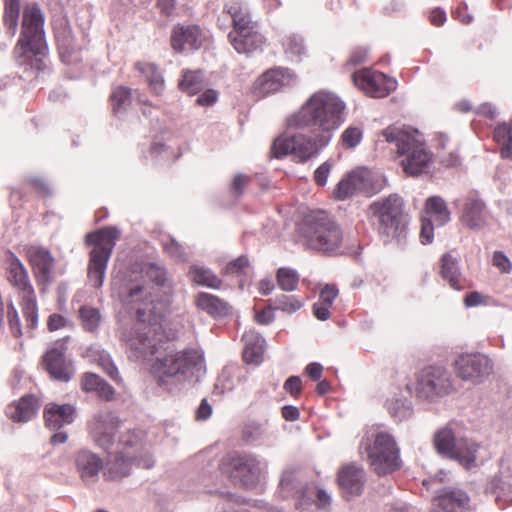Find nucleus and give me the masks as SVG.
<instances>
[{
    "label": "nucleus",
    "mask_w": 512,
    "mask_h": 512,
    "mask_svg": "<svg viewBox=\"0 0 512 512\" xmlns=\"http://www.w3.org/2000/svg\"><path fill=\"white\" fill-rule=\"evenodd\" d=\"M345 109L344 101L335 93H313L287 118L288 131L274 141L271 154L278 159L291 155L299 163L309 161L329 145L345 121Z\"/></svg>",
    "instance_id": "nucleus-1"
},
{
    "label": "nucleus",
    "mask_w": 512,
    "mask_h": 512,
    "mask_svg": "<svg viewBox=\"0 0 512 512\" xmlns=\"http://www.w3.org/2000/svg\"><path fill=\"white\" fill-rule=\"evenodd\" d=\"M121 302L129 311H135L140 323L136 324L130 330L122 333L121 339L124 342L128 357L131 360L144 362L152 359L165 344L161 339V334L157 332L156 327L144 323L146 306L151 305L150 292L147 287L141 284H133L120 295Z\"/></svg>",
    "instance_id": "nucleus-2"
},
{
    "label": "nucleus",
    "mask_w": 512,
    "mask_h": 512,
    "mask_svg": "<svg viewBox=\"0 0 512 512\" xmlns=\"http://www.w3.org/2000/svg\"><path fill=\"white\" fill-rule=\"evenodd\" d=\"M44 22L45 18L39 4L32 3L25 6L21 34L15 47L19 65L27 64L31 69H42V57L47 51Z\"/></svg>",
    "instance_id": "nucleus-3"
},
{
    "label": "nucleus",
    "mask_w": 512,
    "mask_h": 512,
    "mask_svg": "<svg viewBox=\"0 0 512 512\" xmlns=\"http://www.w3.org/2000/svg\"><path fill=\"white\" fill-rule=\"evenodd\" d=\"M382 135L388 143L396 146L399 155H406L402 160V166L407 174L417 176L426 171L431 155L426 150L417 129L390 125L382 131Z\"/></svg>",
    "instance_id": "nucleus-4"
},
{
    "label": "nucleus",
    "mask_w": 512,
    "mask_h": 512,
    "mask_svg": "<svg viewBox=\"0 0 512 512\" xmlns=\"http://www.w3.org/2000/svg\"><path fill=\"white\" fill-rule=\"evenodd\" d=\"M300 235L309 249L325 254L338 253L343 242V232L339 224L321 210L304 217L300 225Z\"/></svg>",
    "instance_id": "nucleus-5"
},
{
    "label": "nucleus",
    "mask_w": 512,
    "mask_h": 512,
    "mask_svg": "<svg viewBox=\"0 0 512 512\" xmlns=\"http://www.w3.org/2000/svg\"><path fill=\"white\" fill-rule=\"evenodd\" d=\"M200 360L201 356L195 349L169 353L156 359L151 372L159 386L172 392L192 379Z\"/></svg>",
    "instance_id": "nucleus-6"
},
{
    "label": "nucleus",
    "mask_w": 512,
    "mask_h": 512,
    "mask_svg": "<svg viewBox=\"0 0 512 512\" xmlns=\"http://www.w3.org/2000/svg\"><path fill=\"white\" fill-rule=\"evenodd\" d=\"M360 451L378 476H386L401 468L400 450L394 437L386 431L368 432L361 440Z\"/></svg>",
    "instance_id": "nucleus-7"
},
{
    "label": "nucleus",
    "mask_w": 512,
    "mask_h": 512,
    "mask_svg": "<svg viewBox=\"0 0 512 512\" xmlns=\"http://www.w3.org/2000/svg\"><path fill=\"white\" fill-rule=\"evenodd\" d=\"M373 223L385 242L397 239L399 242L405 237L407 230L404 201L397 194L374 201L369 206Z\"/></svg>",
    "instance_id": "nucleus-8"
},
{
    "label": "nucleus",
    "mask_w": 512,
    "mask_h": 512,
    "mask_svg": "<svg viewBox=\"0 0 512 512\" xmlns=\"http://www.w3.org/2000/svg\"><path fill=\"white\" fill-rule=\"evenodd\" d=\"M119 237L120 231L113 226L86 235V244L94 246L88 265V278L94 288H100L104 283L107 265Z\"/></svg>",
    "instance_id": "nucleus-9"
},
{
    "label": "nucleus",
    "mask_w": 512,
    "mask_h": 512,
    "mask_svg": "<svg viewBox=\"0 0 512 512\" xmlns=\"http://www.w3.org/2000/svg\"><path fill=\"white\" fill-rule=\"evenodd\" d=\"M433 444L441 457L456 461L465 469L476 467L480 444L471 438L457 435L452 424L435 433Z\"/></svg>",
    "instance_id": "nucleus-10"
},
{
    "label": "nucleus",
    "mask_w": 512,
    "mask_h": 512,
    "mask_svg": "<svg viewBox=\"0 0 512 512\" xmlns=\"http://www.w3.org/2000/svg\"><path fill=\"white\" fill-rule=\"evenodd\" d=\"M454 391L453 375L445 366L430 365L417 374L415 396L421 401L437 402Z\"/></svg>",
    "instance_id": "nucleus-11"
},
{
    "label": "nucleus",
    "mask_w": 512,
    "mask_h": 512,
    "mask_svg": "<svg viewBox=\"0 0 512 512\" xmlns=\"http://www.w3.org/2000/svg\"><path fill=\"white\" fill-rule=\"evenodd\" d=\"M7 280L15 288L24 293L22 312L29 333L38 326V307L35 291L29 281L28 272L21 260L14 254H10L7 260Z\"/></svg>",
    "instance_id": "nucleus-12"
},
{
    "label": "nucleus",
    "mask_w": 512,
    "mask_h": 512,
    "mask_svg": "<svg viewBox=\"0 0 512 512\" xmlns=\"http://www.w3.org/2000/svg\"><path fill=\"white\" fill-rule=\"evenodd\" d=\"M222 466L234 481H238L245 488H252L260 481L267 463L253 453L234 452L222 460Z\"/></svg>",
    "instance_id": "nucleus-13"
},
{
    "label": "nucleus",
    "mask_w": 512,
    "mask_h": 512,
    "mask_svg": "<svg viewBox=\"0 0 512 512\" xmlns=\"http://www.w3.org/2000/svg\"><path fill=\"white\" fill-rule=\"evenodd\" d=\"M69 337L55 342L43 356V365L50 376L61 382H68L73 377L75 370L72 361L66 357Z\"/></svg>",
    "instance_id": "nucleus-14"
},
{
    "label": "nucleus",
    "mask_w": 512,
    "mask_h": 512,
    "mask_svg": "<svg viewBox=\"0 0 512 512\" xmlns=\"http://www.w3.org/2000/svg\"><path fill=\"white\" fill-rule=\"evenodd\" d=\"M458 376L465 382L478 385L484 382L493 371L491 360L484 354H464L455 361Z\"/></svg>",
    "instance_id": "nucleus-15"
},
{
    "label": "nucleus",
    "mask_w": 512,
    "mask_h": 512,
    "mask_svg": "<svg viewBox=\"0 0 512 512\" xmlns=\"http://www.w3.org/2000/svg\"><path fill=\"white\" fill-rule=\"evenodd\" d=\"M352 79L360 90L373 98L386 97L396 89V81L385 74L363 68L352 74Z\"/></svg>",
    "instance_id": "nucleus-16"
},
{
    "label": "nucleus",
    "mask_w": 512,
    "mask_h": 512,
    "mask_svg": "<svg viewBox=\"0 0 512 512\" xmlns=\"http://www.w3.org/2000/svg\"><path fill=\"white\" fill-rule=\"evenodd\" d=\"M120 420L110 411L100 412L88 423L89 436L99 448L108 451L114 444V437Z\"/></svg>",
    "instance_id": "nucleus-17"
},
{
    "label": "nucleus",
    "mask_w": 512,
    "mask_h": 512,
    "mask_svg": "<svg viewBox=\"0 0 512 512\" xmlns=\"http://www.w3.org/2000/svg\"><path fill=\"white\" fill-rule=\"evenodd\" d=\"M73 464L84 485H93L99 480L104 469L103 458L88 448H81L73 454Z\"/></svg>",
    "instance_id": "nucleus-18"
},
{
    "label": "nucleus",
    "mask_w": 512,
    "mask_h": 512,
    "mask_svg": "<svg viewBox=\"0 0 512 512\" xmlns=\"http://www.w3.org/2000/svg\"><path fill=\"white\" fill-rule=\"evenodd\" d=\"M337 482L342 497L349 501L363 493L366 483L365 470L356 463L345 464L337 473Z\"/></svg>",
    "instance_id": "nucleus-19"
},
{
    "label": "nucleus",
    "mask_w": 512,
    "mask_h": 512,
    "mask_svg": "<svg viewBox=\"0 0 512 512\" xmlns=\"http://www.w3.org/2000/svg\"><path fill=\"white\" fill-rule=\"evenodd\" d=\"M296 76L288 68L275 67L263 73L255 83V94L258 97H266L285 86L292 85Z\"/></svg>",
    "instance_id": "nucleus-20"
},
{
    "label": "nucleus",
    "mask_w": 512,
    "mask_h": 512,
    "mask_svg": "<svg viewBox=\"0 0 512 512\" xmlns=\"http://www.w3.org/2000/svg\"><path fill=\"white\" fill-rule=\"evenodd\" d=\"M490 213L486 203L477 192H471L465 198L461 215L463 225L472 230H480L489 224Z\"/></svg>",
    "instance_id": "nucleus-21"
},
{
    "label": "nucleus",
    "mask_w": 512,
    "mask_h": 512,
    "mask_svg": "<svg viewBox=\"0 0 512 512\" xmlns=\"http://www.w3.org/2000/svg\"><path fill=\"white\" fill-rule=\"evenodd\" d=\"M486 494L493 497L499 508L512 506V473L500 471L491 477L485 487Z\"/></svg>",
    "instance_id": "nucleus-22"
},
{
    "label": "nucleus",
    "mask_w": 512,
    "mask_h": 512,
    "mask_svg": "<svg viewBox=\"0 0 512 512\" xmlns=\"http://www.w3.org/2000/svg\"><path fill=\"white\" fill-rule=\"evenodd\" d=\"M27 254L38 282L41 284H49L55 265V258L51 252L42 246H31Z\"/></svg>",
    "instance_id": "nucleus-23"
},
{
    "label": "nucleus",
    "mask_w": 512,
    "mask_h": 512,
    "mask_svg": "<svg viewBox=\"0 0 512 512\" xmlns=\"http://www.w3.org/2000/svg\"><path fill=\"white\" fill-rule=\"evenodd\" d=\"M76 413L73 405L49 403L44 409L46 426L51 430H60L63 426L74 422Z\"/></svg>",
    "instance_id": "nucleus-24"
},
{
    "label": "nucleus",
    "mask_w": 512,
    "mask_h": 512,
    "mask_svg": "<svg viewBox=\"0 0 512 512\" xmlns=\"http://www.w3.org/2000/svg\"><path fill=\"white\" fill-rule=\"evenodd\" d=\"M171 45L176 52H182L186 47L197 50L201 47V30L198 26L177 25L173 28Z\"/></svg>",
    "instance_id": "nucleus-25"
},
{
    "label": "nucleus",
    "mask_w": 512,
    "mask_h": 512,
    "mask_svg": "<svg viewBox=\"0 0 512 512\" xmlns=\"http://www.w3.org/2000/svg\"><path fill=\"white\" fill-rule=\"evenodd\" d=\"M136 460L131 455H126L123 451H118L114 456L104 462L103 475L105 479L117 481L130 475L133 461Z\"/></svg>",
    "instance_id": "nucleus-26"
},
{
    "label": "nucleus",
    "mask_w": 512,
    "mask_h": 512,
    "mask_svg": "<svg viewBox=\"0 0 512 512\" xmlns=\"http://www.w3.org/2000/svg\"><path fill=\"white\" fill-rule=\"evenodd\" d=\"M437 511L459 512L470 502L467 493L461 489H443L437 495Z\"/></svg>",
    "instance_id": "nucleus-27"
},
{
    "label": "nucleus",
    "mask_w": 512,
    "mask_h": 512,
    "mask_svg": "<svg viewBox=\"0 0 512 512\" xmlns=\"http://www.w3.org/2000/svg\"><path fill=\"white\" fill-rule=\"evenodd\" d=\"M228 38L238 53L251 54L263 45L264 38L255 28L244 33H229Z\"/></svg>",
    "instance_id": "nucleus-28"
},
{
    "label": "nucleus",
    "mask_w": 512,
    "mask_h": 512,
    "mask_svg": "<svg viewBox=\"0 0 512 512\" xmlns=\"http://www.w3.org/2000/svg\"><path fill=\"white\" fill-rule=\"evenodd\" d=\"M242 340L244 341V361L249 364L261 363L265 351V339L255 330H249L244 333Z\"/></svg>",
    "instance_id": "nucleus-29"
},
{
    "label": "nucleus",
    "mask_w": 512,
    "mask_h": 512,
    "mask_svg": "<svg viewBox=\"0 0 512 512\" xmlns=\"http://www.w3.org/2000/svg\"><path fill=\"white\" fill-rule=\"evenodd\" d=\"M36 398L33 395H25L18 402L8 405L6 415L14 422H28L36 414Z\"/></svg>",
    "instance_id": "nucleus-30"
},
{
    "label": "nucleus",
    "mask_w": 512,
    "mask_h": 512,
    "mask_svg": "<svg viewBox=\"0 0 512 512\" xmlns=\"http://www.w3.org/2000/svg\"><path fill=\"white\" fill-rule=\"evenodd\" d=\"M196 306L214 318H223L230 314V305L219 297L200 292L195 299Z\"/></svg>",
    "instance_id": "nucleus-31"
},
{
    "label": "nucleus",
    "mask_w": 512,
    "mask_h": 512,
    "mask_svg": "<svg viewBox=\"0 0 512 512\" xmlns=\"http://www.w3.org/2000/svg\"><path fill=\"white\" fill-rule=\"evenodd\" d=\"M81 388L85 392H95L101 399L109 401L114 396V388L95 373L87 372L81 379Z\"/></svg>",
    "instance_id": "nucleus-32"
},
{
    "label": "nucleus",
    "mask_w": 512,
    "mask_h": 512,
    "mask_svg": "<svg viewBox=\"0 0 512 512\" xmlns=\"http://www.w3.org/2000/svg\"><path fill=\"white\" fill-rule=\"evenodd\" d=\"M441 275L448 281L451 288L461 290L463 278L457 258L450 253H445L441 258Z\"/></svg>",
    "instance_id": "nucleus-33"
},
{
    "label": "nucleus",
    "mask_w": 512,
    "mask_h": 512,
    "mask_svg": "<svg viewBox=\"0 0 512 512\" xmlns=\"http://www.w3.org/2000/svg\"><path fill=\"white\" fill-rule=\"evenodd\" d=\"M360 194L370 197L379 193L386 184V179L380 173L368 169H359Z\"/></svg>",
    "instance_id": "nucleus-34"
},
{
    "label": "nucleus",
    "mask_w": 512,
    "mask_h": 512,
    "mask_svg": "<svg viewBox=\"0 0 512 512\" xmlns=\"http://www.w3.org/2000/svg\"><path fill=\"white\" fill-rule=\"evenodd\" d=\"M385 407L390 416L397 422L407 420L413 415L411 401L402 395H394L388 398Z\"/></svg>",
    "instance_id": "nucleus-35"
},
{
    "label": "nucleus",
    "mask_w": 512,
    "mask_h": 512,
    "mask_svg": "<svg viewBox=\"0 0 512 512\" xmlns=\"http://www.w3.org/2000/svg\"><path fill=\"white\" fill-rule=\"evenodd\" d=\"M191 280L198 286L218 290L222 286V280L208 267L192 265L189 269Z\"/></svg>",
    "instance_id": "nucleus-36"
},
{
    "label": "nucleus",
    "mask_w": 512,
    "mask_h": 512,
    "mask_svg": "<svg viewBox=\"0 0 512 512\" xmlns=\"http://www.w3.org/2000/svg\"><path fill=\"white\" fill-rule=\"evenodd\" d=\"M426 214L437 226H443L450 221V212L446 202L439 196H432L426 200Z\"/></svg>",
    "instance_id": "nucleus-37"
},
{
    "label": "nucleus",
    "mask_w": 512,
    "mask_h": 512,
    "mask_svg": "<svg viewBox=\"0 0 512 512\" xmlns=\"http://www.w3.org/2000/svg\"><path fill=\"white\" fill-rule=\"evenodd\" d=\"M136 70L143 74L148 82L150 90L157 96L164 91V78L154 63L137 62Z\"/></svg>",
    "instance_id": "nucleus-38"
},
{
    "label": "nucleus",
    "mask_w": 512,
    "mask_h": 512,
    "mask_svg": "<svg viewBox=\"0 0 512 512\" xmlns=\"http://www.w3.org/2000/svg\"><path fill=\"white\" fill-rule=\"evenodd\" d=\"M305 481L302 479L300 472L296 470H285L280 479V491L285 498H295L301 490Z\"/></svg>",
    "instance_id": "nucleus-39"
},
{
    "label": "nucleus",
    "mask_w": 512,
    "mask_h": 512,
    "mask_svg": "<svg viewBox=\"0 0 512 512\" xmlns=\"http://www.w3.org/2000/svg\"><path fill=\"white\" fill-rule=\"evenodd\" d=\"M178 85L183 92L189 95L199 93L205 87L203 71L200 69L183 71L182 79Z\"/></svg>",
    "instance_id": "nucleus-40"
},
{
    "label": "nucleus",
    "mask_w": 512,
    "mask_h": 512,
    "mask_svg": "<svg viewBox=\"0 0 512 512\" xmlns=\"http://www.w3.org/2000/svg\"><path fill=\"white\" fill-rule=\"evenodd\" d=\"M20 9V0H4L3 24L6 32L11 36H14L18 30Z\"/></svg>",
    "instance_id": "nucleus-41"
},
{
    "label": "nucleus",
    "mask_w": 512,
    "mask_h": 512,
    "mask_svg": "<svg viewBox=\"0 0 512 512\" xmlns=\"http://www.w3.org/2000/svg\"><path fill=\"white\" fill-rule=\"evenodd\" d=\"M113 112L121 116L131 105L132 90L126 86H118L113 89L110 95Z\"/></svg>",
    "instance_id": "nucleus-42"
},
{
    "label": "nucleus",
    "mask_w": 512,
    "mask_h": 512,
    "mask_svg": "<svg viewBox=\"0 0 512 512\" xmlns=\"http://www.w3.org/2000/svg\"><path fill=\"white\" fill-rule=\"evenodd\" d=\"M494 139L502 145L501 157L512 160V120L510 124H499L494 130Z\"/></svg>",
    "instance_id": "nucleus-43"
},
{
    "label": "nucleus",
    "mask_w": 512,
    "mask_h": 512,
    "mask_svg": "<svg viewBox=\"0 0 512 512\" xmlns=\"http://www.w3.org/2000/svg\"><path fill=\"white\" fill-rule=\"evenodd\" d=\"M79 316L85 331L94 333L98 330L102 321L99 309L87 305L81 306Z\"/></svg>",
    "instance_id": "nucleus-44"
},
{
    "label": "nucleus",
    "mask_w": 512,
    "mask_h": 512,
    "mask_svg": "<svg viewBox=\"0 0 512 512\" xmlns=\"http://www.w3.org/2000/svg\"><path fill=\"white\" fill-rule=\"evenodd\" d=\"M298 272L290 267H280L276 273V280L279 288L285 292H293L299 284Z\"/></svg>",
    "instance_id": "nucleus-45"
},
{
    "label": "nucleus",
    "mask_w": 512,
    "mask_h": 512,
    "mask_svg": "<svg viewBox=\"0 0 512 512\" xmlns=\"http://www.w3.org/2000/svg\"><path fill=\"white\" fill-rule=\"evenodd\" d=\"M303 307V302L294 295L281 294L278 295L274 300L275 310L292 314L300 310Z\"/></svg>",
    "instance_id": "nucleus-46"
},
{
    "label": "nucleus",
    "mask_w": 512,
    "mask_h": 512,
    "mask_svg": "<svg viewBox=\"0 0 512 512\" xmlns=\"http://www.w3.org/2000/svg\"><path fill=\"white\" fill-rule=\"evenodd\" d=\"M248 14H250V10L241 0H230L226 2L222 11V15L229 17L232 23Z\"/></svg>",
    "instance_id": "nucleus-47"
},
{
    "label": "nucleus",
    "mask_w": 512,
    "mask_h": 512,
    "mask_svg": "<svg viewBox=\"0 0 512 512\" xmlns=\"http://www.w3.org/2000/svg\"><path fill=\"white\" fill-rule=\"evenodd\" d=\"M161 245L164 251L172 258L178 261H185L187 259L186 253L182 245L171 236L163 237Z\"/></svg>",
    "instance_id": "nucleus-48"
},
{
    "label": "nucleus",
    "mask_w": 512,
    "mask_h": 512,
    "mask_svg": "<svg viewBox=\"0 0 512 512\" xmlns=\"http://www.w3.org/2000/svg\"><path fill=\"white\" fill-rule=\"evenodd\" d=\"M283 46L285 53L291 58L300 57L305 51L303 38L296 34L287 36L283 42Z\"/></svg>",
    "instance_id": "nucleus-49"
},
{
    "label": "nucleus",
    "mask_w": 512,
    "mask_h": 512,
    "mask_svg": "<svg viewBox=\"0 0 512 512\" xmlns=\"http://www.w3.org/2000/svg\"><path fill=\"white\" fill-rule=\"evenodd\" d=\"M295 499L297 500V509L309 508L310 505L315 501V487L305 482L299 493L295 496Z\"/></svg>",
    "instance_id": "nucleus-50"
},
{
    "label": "nucleus",
    "mask_w": 512,
    "mask_h": 512,
    "mask_svg": "<svg viewBox=\"0 0 512 512\" xmlns=\"http://www.w3.org/2000/svg\"><path fill=\"white\" fill-rule=\"evenodd\" d=\"M220 502L217 504L218 512H236L234 506L241 503V498L230 492H217Z\"/></svg>",
    "instance_id": "nucleus-51"
},
{
    "label": "nucleus",
    "mask_w": 512,
    "mask_h": 512,
    "mask_svg": "<svg viewBox=\"0 0 512 512\" xmlns=\"http://www.w3.org/2000/svg\"><path fill=\"white\" fill-rule=\"evenodd\" d=\"M144 271L147 278L157 286H164L166 284L167 273L164 267H161L155 263H149L146 265Z\"/></svg>",
    "instance_id": "nucleus-52"
},
{
    "label": "nucleus",
    "mask_w": 512,
    "mask_h": 512,
    "mask_svg": "<svg viewBox=\"0 0 512 512\" xmlns=\"http://www.w3.org/2000/svg\"><path fill=\"white\" fill-rule=\"evenodd\" d=\"M265 433L264 426L260 423H249L247 424L242 432L243 440L249 443L260 440Z\"/></svg>",
    "instance_id": "nucleus-53"
},
{
    "label": "nucleus",
    "mask_w": 512,
    "mask_h": 512,
    "mask_svg": "<svg viewBox=\"0 0 512 512\" xmlns=\"http://www.w3.org/2000/svg\"><path fill=\"white\" fill-rule=\"evenodd\" d=\"M7 320H8L9 329H10L12 335L16 338L21 337L23 335L22 328H21V321H20L19 314H18L16 308L14 307L13 303H10L8 305Z\"/></svg>",
    "instance_id": "nucleus-54"
},
{
    "label": "nucleus",
    "mask_w": 512,
    "mask_h": 512,
    "mask_svg": "<svg viewBox=\"0 0 512 512\" xmlns=\"http://www.w3.org/2000/svg\"><path fill=\"white\" fill-rule=\"evenodd\" d=\"M250 265L249 259L245 255H241L233 261H230L224 268L225 274L241 275Z\"/></svg>",
    "instance_id": "nucleus-55"
},
{
    "label": "nucleus",
    "mask_w": 512,
    "mask_h": 512,
    "mask_svg": "<svg viewBox=\"0 0 512 512\" xmlns=\"http://www.w3.org/2000/svg\"><path fill=\"white\" fill-rule=\"evenodd\" d=\"M334 197L337 200H346L354 195H356V192L354 191L353 187L351 186L347 176L342 178L339 183L337 184L334 192Z\"/></svg>",
    "instance_id": "nucleus-56"
},
{
    "label": "nucleus",
    "mask_w": 512,
    "mask_h": 512,
    "mask_svg": "<svg viewBox=\"0 0 512 512\" xmlns=\"http://www.w3.org/2000/svg\"><path fill=\"white\" fill-rule=\"evenodd\" d=\"M141 441V433L136 430H127L119 437V446L123 449L137 447Z\"/></svg>",
    "instance_id": "nucleus-57"
},
{
    "label": "nucleus",
    "mask_w": 512,
    "mask_h": 512,
    "mask_svg": "<svg viewBox=\"0 0 512 512\" xmlns=\"http://www.w3.org/2000/svg\"><path fill=\"white\" fill-rule=\"evenodd\" d=\"M341 138L345 145L354 148L362 139V131L357 127H349L343 132Z\"/></svg>",
    "instance_id": "nucleus-58"
},
{
    "label": "nucleus",
    "mask_w": 512,
    "mask_h": 512,
    "mask_svg": "<svg viewBox=\"0 0 512 512\" xmlns=\"http://www.w3.org/2000/svg\"><path fill=\"white\" fill-rule=\"evenodd\" d=\"M251 182V177L246 175V174H243V173H239V174H236L233 178V181L231 183V190H232V193L236 196V197H239L243 194L244 192V189L245 187Z\"/></svg>",
    "instance_id": "nucleus-59"
},
{
    "label": "nucleus",
    "mask_w": 512,
    "mask_h": 512,
    "mask_svg": "<svg viewBox=\"0 0 512 512\" xmlns=\"http://www.w3.org/2000/svg\"><path fill=\"white\" fill-rule=\"evenodd\" d=\"M434 223L431 219L426 217L422 219L420 239L422 244H429L434 238Z\"/></svg>",
    "instance_id": "nucleus-60"
},
{
    "label": "nucleus",
    "mask_w": 512,
    "mask_h": 512,
    "mask_svg": "<svg viewBox=\"0 0 512 512\" xmlns=\"http://www.w3.org/2000/svg\"><path fill=\"white\" fill-rule=\"evenodd\" d=\"M338 296V289L335 285L327 284L320 292L318 302L325 306H332L334 300Z\"/></svg>",
    "instance_id": "nucleus-61"
},
{
    "label": "nucleus",
    "mask_w": 512,
    "mask_h": 512,
    "mask_svg": "<svg viewBox=\"0 0 512 512\" xmlns=\"http://www.w3.org/2000/svg\"><path fill=\"white\" fill-rule=\"evenodd\" d=\"M331 168L332 164L329 161H325L316 169L314 172V180L318 185H326Z\"/></svg>",
    "instance_id": "nucleus-62"
},
{
    "label": "nucleus",
    "mask_w": 512,
    "mask_h": 512,
    "mask_svg": "<svg viewBox=\"0 0 512 512\" xmlns=\"http://www.w3.org/2000/svg\"><path fill=\"white\" fill-rule=\"evenodd\" d=\"M493 265L504 273H509L512 269V264L509 258L501 251L494 252Z\"/></svg>",
    "instance_id": "nucleus-63"
},
{
    "label": "nucleus",
    "mask_w": 512,
    "mask_h": 512,
    "mask_svg": "<svg viewBox=\"0 0 512 512\" xmlns=\"http://www.w3.org/2000/svg\"><path fill=\"white\" fill-rule=\"evenodd\" d=\"M274 306L268 305L265 309L255 314V321L261 325H269L275 320Z\"/></svg>",
    "instance_id": "nucleus-64"
}]
</instances>
